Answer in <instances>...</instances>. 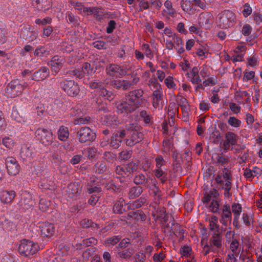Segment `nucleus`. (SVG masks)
I'll return each instance as SVG.
<instances>
[{
    "label": "nucleus",
    "mask_w": 262,
    "mask_h": 262,
    "mask_svg": "<svg viewBox=\"0 0 262 262\" xmlns=\"http://www.w3.org/2000/svg\"><path fill=\"white\" fill-rule=\"evenodd\" d=\"M143 93L141 89L129 92L124 99L116 103L118 113L126 117L135 111L140 105Z\"/></svg>",
    "instance_id": "1"
},
{
    "label": "nucleus",
    "mask_w": 262,
    "mask_h": 262,
    "mask_svg": "<svg viewBox=\"0 0 262 262\" xmlns=\"http://www.w3.org/2000/svg\"><path fill=\"white\" fill-rule=\"evenodd\" d=\"M134 181L136 184L143 185L145 187L149 188L154 194L155 203L158 204L161 199L160 191L158 186V181L155 178L146 177L142 173L135 176Z\"/></svg>",
    "instance_id": "2"
},
{
    "label": "nucleus",
    "mask_w": 262,
    "mask_h": 262,
    "mask_svg": "<svg viewBox=\"0 0 262 262\" xmlns=\"http://www.w3.org/2000/svg\"><path fill=\"white\" fill-rule=\"evenodd\" d=\"M139 130V126L136 124L132 123L126 125L123 131L128 136L126 141L127 146H132L143 140V134Z\"/></svg>",
    "instance_id": "3"
},
{
    "label": "nucleus",
    "mask_w": 262,
    "mask_h": 262,
    "mask_svg": "<svg viewBox=\"0 0 262 262\" xmlns=\"http://www.w3.org/2000/svg\"><path fill=\"white\" fill-rule=\"evenodd\" d=\"M90 87L91 89H95V95L96 96H101L105 99L109 101L113 100L114 94L111 91L107 90L105 88L104 84L99 80H94L90 83Z\"/></svg>",
    "instance_id": "4"
},
{
    "label": "nucleus",
    "mask_w": 262,
    "mask_h": 262,
    "mask_svg": "<svg viewBox=\"0 0 262 262\" xmlns=\"http://www.w3.org/2000/svg\"><path fill=\"white\" fill-rule=\"evenodd\" d=\"M217 23L220 28L228 29L235 24V16L230 10H224L219 14Z\"/></svg>",
    "instance_id": "5"
},
{
    "label": "nucleus",
    "mask_w": 262,
    "mask_h": 262,
    "mask_svg": "<svg viewBox=\"0 0 262 262\" xmlns=\"http://www.w3.org/2000/svg\"><path fill=\"white\" fill-rule=\"evenodd\" d=\"M39 246L37 244L29 240L24 239L20 241L18 247L19 253L26 257H29L36 253Z\"/></svg>",
    "instance_id": "6"
},
{
    "label": "nucleus",
    "mask_w": 262,
    "mask_h": 262,
    "mask_svg": "<svg viewBox=\"0 0 262 262\" xmlns=\"http://www.w3.org/2000/svg\"><path fill=\"white\" fill-rule=\"evenodd\" d=\"M27 86V84L25 82L23 84L18 80H15L11 81L7 86L6 93L8 97H15L20 95Z\"/></svg>",
    "instance_id": "7"
},
{
    "label": "nucleus",
    "mask_w": 262,
    "mask_h": 262,
    "mask_svg": "<svg viewBox=\"0 0 262 262\" xmlns=\"http://www.w3.org/2000/svg\"><path fill=\"white\" fill-rule=\"evenodd\" d=\"M62 89L71 97L77 96L80 91L79 87L74 81L64 79L60 82V84Z\"/></svg>",
    "instance_id": "8"
},
{
    "label": "nucleus",
    "mask_w": 262,
    "mask_h": 262,
    "mask_svg": "<svg viewBox=\"0 0 262 262\" xmlns=\"http://www.w3.org/2000/svg\"><path fill=\"white\" fill-rule=\"evenodd\" d=\"M35 134L37 140L45 146L51 144L53 142V133L50 130L39 128L36 130Z\"/></svg>",
    "instance_id": "9"
},
{
    "label": "nucleus",
    "mask_w": 262,
    "mask_h": 262,
    "mask_svg": "<svg viewBox=\"0 0 262 262\" xmlns=\"http://www.w3.org/2000/svg\"><path fill=\"white\" fill-rule=\"evenodd\" d=\"M34 195L26 190H23L20 193L19 205L23 208L28 209L35 205Z\"/></svg>",
    "instance_id": "10"
},
{
    "label": "nucleus",
    "mask_w": 262,
    "mask_h": 262,
    "mask_svg": "<svg viewBox=\"0 0 262 262\" xmlns=\"http://www.w3.org/2000/svg\"><path fill=\"white\" fill-rule=\"evenodd\" d=\"M78 137L81 143L91 142L95 139L96 134L89 127H81L78 132Z\"/></svg>",
    "instance_id": "11"
},
{
    "label": "nucleus",
    "mask_w": 262,
    "mask_h": 262,
    "mask_svg": "<svg viewBox=\"0 0 262 262\" xmlns=\"http://www.w3.org/2000/svg\"><path fill=\"white\" fill-rule=\"evenodd\" d=\"M106 72L108 76L113 78H117L125 75L127 71L122 66L116 64H110L106 68Z\"/></svg>",
    "instance_id": "12"
},
{
    "label": "nucleus",
    "mask_w": 262,
    "mask_h": 262,
    "mask_svg": "<svg viewBox=\"0 0 262 262\" xmlns=\"http://www.w3.org/2000/svg\"><path fill=\"white\" fill-rule=\"evenodd\" d=\"M209 244L212 252L219 253L223 249V241L222 236L219 234H213L209 240Z\"/></svg>",
    "instance_id": "13"
},
{
    "label": "nucleus",
    "mask_w": 262,
    "mask_h": 262,
    "mask_svg": "<svg viewBox=\"0 0 262 262\" xmlns=\"http://www.w3.org/2000/svg\"><path fill=\"white\" fill-rule=\"evenodd\" d=\"M6 168L11 176H16L19 173L20 166L15 158L9 157L5 160Z\"/></svg>",
    "instance_id": "14"
},
{
    "label": "nucleus",
    "mask_w": 262,
    "mask_h": 262,
    "mask_svg": "<svg viewBox=\"0 0 262 262\" xmlns=\"http://www.w3.org/2000/svg\"><path fill=\"white\" fill-rule=\"evenodd\" d=\"M66 62L64 58L54 56L51 61L48 62V65L51 67L52 71L57 74Z\"/></svg>",
    "instance_id": "15"
},
{
    "label": "nucleus",
    "mask_w": 262,
    "mask_h": 262,
    "mask_svg": "<svg viewBox=\"0 0 262 262\" xmlns=\"http://www.w3.org/2000/svg\"><path fill=\"white\" fill-rule=\"evenodd\" d=\"M20 155L24 160H31L35 155L34 149L31 145L27 144H24L21 148Z\"/></svg>",
    "instance_id": "16"
},
{
    "label": "nucleus",
    "mask_w": 262,
    "mask_h": 262,
    "mask_svg": "<svg viewBox=\"0 0 262 262\" xmlns=\"http://www.w3.org/2000/svg\"><path fill=\"white\" fill-rule=\"evenodd\" d=\"M40 233L42 235L50 237L53 235L55 231V227L53 224L49 222L40 224L39 225Z\"/></svg>",
    "instance_id": "17"
},
{
    "label": "nucleus",
    "mask_w": 262,
    "mask_h": 262,
    "mask_svg": "<svg viewBox=\"0 0 262 262\" xmlns=\"http://www.w3.org/2000/svg\"><path fill=\"white\" fill-rule=\"evenodd\" d=\"M49 74L50 72L49 69L46 67H43L33 73L31 80L37 81H42L48 77Z\"/></svg>",
    "instance_id": "18"
},
{
    "label": "nucleus",
    "mask_w": 262,
    "mask_h": 262,
    "mask_svg": "<svg viewBox=\"0 0 262 262\" xmlns=\"http://www.w3.org/2000/svg\"><path fill=\"white\" fill-rule=\"evenodd\" d=\"M187 76L192 84H198L202 81L199 75V67H193L187 73Z\"/></svg>",
    "instance_id": "19"
},
{
    "label": "nucleus",
    "mask_w": 262,
    "mask_h": 262,
    "mask_svg": "<svg viewBox=\"0 0 262 262\" xmlns=\"http://www.w3.org/2000/svg\"><path fill=\"white\" fill-rule=\"evenodd\" d=\"M71 114L72 116H75L79 117L74 120V123L76 125L86 124L90 121L91 118L90 117H82V116L81 115L82 113L81 111L79 110L78 107H77V109L75 107L73 108L72 112Z\"/></svg>",
    "instance_id": "20"
},
{
    "label": "nucleus",
    "mask_w": 262,
    "mask_h": 262,
    "mask_svg": "<svg viewBox=\"0 0 262 262\" xmlns=\"http://www.w3.org/2000/svg\"><path fill=\"white\" fill-rule=\"evenodd\" d=\"M213 22V17L211 13H202L199 17V23L206 29L209 28Z\"/></svg>",
    "instance_id": "21"
},
{
    "label": "nucleus",
    "mask_w": 262,
    "mask_h": 262,
    "mask_svg": "<svg viewBox=\"0 0 262 262\" xmlns=\"http://www.w3.org/2000/svg\"><path fill=\"white\" fill-rule=\"evenodd\" d=\"M15 195V192L13 190H3L0 192V200L3 203H10L12 202Z\"/></svg>",
    "instance_id": "22"
},
{
    "label": "nucleus",
    "mask_w": 262,
    "mask_h": 262,
    "mask_svg": "<svg viewBox=\"0 0 262 262\" xmlns=\"http://www.w3.org/2000/svg\"><path fill=\"white\" fill-rule=\"evenodd\" d=\"M219 193L218 191L214 188L210 189L208 191H206L204 194L203 201L204 203H209L210 202H212L218 200Z\"/></svg>",
    "instance_id": "23"
},
{
    "label": "nucleus",
    "mask_w": 262,
    "mask_h": 262,
    "mask_svg": "<svg viewBox=\"0 0 262 262\" xmlns=\"http://www.w3.org/2000/svg\"><path fill=\"white\" fill-rule=\"evenodd\" d=\"M126 136L125 132L119 131L114 134L111 141V145L114 148H118L121 142L122 139Z\"/></svg>",
    "instance_id": "24"
},
{
    "label": "nucleus",
    "mask_w": 262,
    "mask_h": 262,
    "mask_svg": "<svg viewBox=\"0 0 262 262\" xmlns=\"http://www.w3.org/2000/svg\"><path fill=\"white\" fill-rule=\"evenodd\" d=\"M66 191L69 198H75L79 195L80 190L78 183H74L68 185Z\"/></svg>",
    "instance_id": "25"
},
{
    "label": "nucleus",
    "mask_w": 262,
    "mask_h": 262,
    "mask_svg": "<svg viewBox=\"0 0 262 262\" xmlns=\"http://www.w3.org/2000/svg\"><path fill=\"white\" fill-rule=\"evenodd\" d=\"M173 44L174 45V49L179 54L183 53L185 51L184 43L182 39L179 34H177L172 38Z\"/></svg>",
    "instance_id": "26"
},
{
    "label": "nucleus",
    "mask_w": 262,
    "mask_h": 262,
    "mask_svg": "<svg viewBox=\"0 0 262 262\" xmlns=\"http://www.w3.org/2000/svg\"><path fill=\"white\" fill-rule=\"evenodd\" d=\"M219 177L221 178L223 183H225L228 180H229L230 182H231L232 179L230 171L226 168H224L222 171H220L215 179V182L220 186V183L217 181Z\"/></svg>",
    "instance_id": "27"
},
{
    "label": "nucleus",
    "mask_w": 262,
    "mask_h": 262,
    "mask_svg": "<svg viewBox=\"0 0 262 262\" xmlns=\"http://www.w3.org/2000/svg\"><path fill=\"white\" fill-rule=\"evenodd\" d=\"M81 72L82 74L77 75L79 78L82 77L83 75L84 76H91L95 73V70L94 69V65L92 66L90 63L85 62L82 67Z\"/></svg>",
    "instance_id": "28"
},
{
    "label": "nucleus",
    "mask_w": 262,
    "mask_h": 262,
    "mask_svg": "<svg viewBox=\"0 0 262 262\" xmlns=\"http://www.w3.org/2000/svg\"><path fill=\"white\" fill-rule=\"evenodd\" d=\"M163 97L162 89L155 90L152 93V105L155 108H157L159 106V104Z\"/></svg>",
    "instance_id": "29"
},
{
    "label": "nucleus",
    "mask_w": 262,
    "mask_h": 262,
    "mask_svg": "<svg viewBox=\"0 0 262 262\" xmlns=\"http://www.w3.org/2000/svg\"><path fill=\"white\" fill-rule=\"evenodd\" d=\"M58 139L62 141H66L70 135L69 129L64 126H60L57 133Z\"/></svg>",
    "instance_id": "30"
},
{
    "label": "nucleus",
    "mask_w": 262,
    "mask_h": 262,
    "mask_svg": "<svg viewBox=\"0 0 262 262\" xmlns=\"http://www.w3.org/2000/svg\"><path fill=\"white\" fill-rule=\"evenodd\" d=\"M164 6L165 8L163 12L168 16H174L176 11L172 6L171 2L170 0H166L164 4Z\"/></svg>",
    "instance_id": "31"
},
{
    "label": "nucleus",
    "mask_w": 262,
    "mask_h": 262,
    "mask_svg": "<svg viewBox=\"0 0 262 262\" xmlns=\"http://www.w3.org/2000/svg\"><path fill=\"white\" fill-rule=\"evenodd\" d=\"M155 176L162 183H165L167 180V172L162 169H155L154 170Z\"/></svg>",
    "instance_id": "32"
},
{
    "label": "nucleus",
    "mask_w": 262,
    "mask_h": 262,
    "mask_svg": "<svg viewBox=\"0 0 262 262\" xmlns=\"http://www.w3.org/2000/svg\"><path fill=\"white\" fill-rule=\"evenodd\" d=\"M207 220L209 224L210 229L211 231H218L220 227V225L218 223V217L216 216L212 215L210 217H208Z\"/></svg>",
    "instance_id": "33"
},
{
    "label": "nucleus",
    "mask_w": 262,
    "mask_h": 262,
    "mask_svg": "<svg viewBox=\"0 0 262 262\" xmlns=\"http://www.w3.org/2000/svg\"><path fill=\"white\" fill-rule=\"evenodd\" d=\"M213 158L220 166L226 165L229 162V158L222 154H216L213 156Z\"/></svg>",
    "instance_id": "34"
},
{
    "label": "nucleus",
    "mask_w": 262,
    "mask_h": 262,
    "mask_svg": "<svg viewBox=\"0 0 262 262\" xmlns=\"http://www.w3.org/2000/svg\"><path fill=\"white\" fill-rule=\"evenodd\" d=\"M112 83L114 85V87L117 88H122L123 90L128 89L132 85H133V83H131L130 82H128L124 80H113L112 81Z\"/></svg>",
    "instance_id": "35"
},
{
    "label": "nucleus",
    "mask_w": 262,
    "mask_h": 262,
    "mask_svg": "<svg viewBox=\"0 0 262 262\" xmlns=\"http://www.w3.org/2000/svg\"><path fill=\"white\" fill-rule=\"evenodd\" d=\"M217 181L219 183H220V186L222 187V188L225 190V196L229 197V195H230V191L231 189L232 183L230 182L229 180H228L225 183H223L220 177L217 178Z\"/></svg>",
    "instance_id": "36"
},
{
    "label": "nucleus",
    "mask_w": 262,
    "mask_h": 262,
    "mask_svg": "<svg viewBox=\"0 0 262 262\" xmlns=\"http://www.w3.org/2000/svg\"><path fill=\"white\" fill-rule=\"evenodd\" d=\"M11 117L12 119L21 123L30 124L32 123V121H28L27 119H25L23 117L20 116L18 114V111L14 108H13L12 112L11 114Z\"/></svg>",
    "instance_id": "37"
},
{
    "label": "nucleus",
    "mask_w": 262,
    "mask_h": 262,
    "mask_svg": "<svg viewBox=\"0 0 262 262\" xmlns=\"http://www.w3.org/2000/svg\"><path fill=\"white\" fill-rule=\"evenodd\" d=\"M95 182V178H91V182L90 183H88L87 186H86V190L89 193L91 194L93 193H100L102 189L99 186H95L93 184H92V182Z\"/></svg>",
    "instance_id": "38"
},
{
    "label": "nucleus",
    "mask_w": 262,
    "mask_h": 262,
    "mask_svg": "<svg viewBox=\"0 0 262 262\" xmlns=\"http://www.w3.org/2000/svg\"><path fill=\"white\" fill-rule=\"evenodd\" d=\"M153 215L157 219H159L162 222H166L169 218V215L166 213L165 209L164 208H160L156 213H154Z\"/></svg>",
    "instance_id": "39"
},
{
    "label": "nucleus",
    "mask_w": 262,
    "mask_h": 262,
    "mask_svg": "<svg viewBox=\"0 0 262 262\" xmlns=\"http://www.w3.org/2000/svg\"><path fill=\"white\" fill-rule=\"evenodd\" d=\"M104 123L107 126L115 127L117 126L118 123L117 117L115 115H108L104 117Z\"/></svg>",
    "instance_id": "40"
},
{
    "label": "nucleus",
    "mask_w": 262,
    "mask_h": 262,
    "mask_svg": "<svg viewBox=\"0 0 262 262\" xmlns=\"http://www.w3.org/2000/svg\"><path fill=\"white\" fill-rule=\"evenodd\" d=\"M221 217L225 219H232V212L231 211V207L229 204H225L221 210Z\"/></svg>",
    "instance_id": "41"
},
{
    "label": "nucleus",
    "mask_w": 262,
    "mask_h": 262,
    "mask_svg": "<svg viewBox=\"0 0 262 262\" xmlns=\"http://www.w3.org/2000/svg\"><path fill=\"white\" fill-rule=\"evenodd\" d=\"M143 192L142 187L141 186L133 187L130 188L128 195L130 199H135L138 197Z\"/></svg>",
    "instance_id": "42"
},
{
    "label": "nucleus",
    "mask_w": 262,
    "mask_h": 262,
    "mask_svg": "<svg viewBox=\"0 0 262 262\" xmlns=\"http://www.w3.org/2000/svg\"><path fill=\"white\" fill-rule=\"evenodd\" d=\"M121 239V237L119 235L109 237L104 242L103 244L105 246L107 247L111 245L114 246L119 242Z\"/></svg>",
    "instance_id": "43"
},
{
    "label": "nucleus",
    "mask_w": 262,
    "mask_h": 262,
    "mask_svg": "<svg viewBox=\"0 0 262 262\" xmlns=\"http://www.w3.org/2000/svg\"><path fill=\"white\" fill-rule=\"evenodd\" d=\"M230 207L234 217H239L242 211V205L239 203H233Z\"/></svg>",
    "instance_id": "44"
},
{
    "label": "nucleus",
    "mask_w": 262,
    "mask_h": 262,
    "mask_svg": "<svg viewBox=\"0 0 262 262\" xmlns=\"http://www.w3.org/2000/svg\"><path fill=\"white\" fill-rule=\"evenodd\" d=\"M98 154V150L95 147H88L83 150V154L89 158H95Z\"/></svg>",
    "instance_id": "45"
},
{
    "label": "nucleus",
    "mask_w": 262,
    "mask_h": 262,
    "mask_svg": "<svg viewBox=\"0 0 262 262\" xmlns=\"http://www.w3.org/2000/svg\"><path fill=\"white\" fill-rule=\"evenodd\" d=\"M148 85L152 91L162 89L161 84L158 82V79L155 77V75H152L149 80Z\"/></svg>",
    "instance_id": "46"
},
{
    "label": "nucleus",
    "mask_w": 262,
    "mask_h": 262,
    "mask_svg": "<svg viewBox=\"0 0 262 262\" xmlns=\"http://www.w3.org/2000/svg\"><path fill=\"white\" fill-rule=\"evenodd\" d=\"M206 205L209 210L214 213H219L220 210V204L218 200L211 202L210 203H207Z\"/></svg>",
    "instance_id": "47"
},
{
    "label": "nucleus",
    "mask_w": 262,
    "mask_h": 262,
    "mask_svg": "<svg viewBox=\"0 0 262 262\" xmlns=\"http://www.w3.org/2000/svg\"><path fill=\"white\" fill-rule=\"evenodd\" d=\"M238 136L232 132H228L226 135V140L229 142L232 146L237 144Z\"/></svg>",
    "instance_id": "48"
},
{
    "label": "nucleus",
    "mask_w": 262,
    "mask_h": 262,
    "mask_svg": "<svg viewBox=\"0 0 262 262\" xmlns=\"http://www.w3.org/2000/svg\"><path fill=\"white\" fill-rule=\"evenodd\" d=\"M199 75L201 78L205 79L209 77L210 75L209 68L206 65H203L202 66L199 67Z\"/></svg>",
    "instance_id": "49"
},
{
    "label": "nucleus",
    "mask_w": 262,
    "mask_h": 262,
    "mask_svg": "<svg viewBox=\"0 0 262 262\" xmlns=\"http://www.w3.org/2000/svg\"><path fill=\"white\" fill-rule=\"evenodd\" d=\"M227 122L230 126L234 128H239L242 126V121L234 117H230Z\"/></svg>",
    "instance_id": "50"
},
{
    "label": "nucleus",
    "mask_w": 262,
    "mask_h": 262,
    "mask_svg": "<svg viewBox=\"0 0 262 262\" xmlns=\"http://www.w3.org/2000/svg\"><path fill=\"white\" fill-rule=\"evenodd\" d=\"M239 259L243 262H254L253 256L247 251H244L243 250L239 255Z\"/></svg>",
    "instance_id": "51"
},
{
    "label": "nucleus",
    "mask_w": 262,
    "mask_h": 262,
    "mask_svg": "<svg viewBox=\"0 0 262 262\" xmlns=\"http://www.w3.org/2000/svg\"><path fill=\"white\" fill-rule=\"evenodd\" d=\"M163 151L166 153H169L173 151L172 141L171 139L164 140L163 141Z\"/></svg>",
    "instance_id": "52"
},
{
    "label": "nucleus",
    "mask_w": 262,
    "mask_h": 262,
    "mask_svg": "<svg viewBox=\"0 0 262 262\" xmlns=\"http://www.w3.org/2000/svg\"><path fill=\"white\" fill-rule=\"evenodd\" d=\"M194 0H181V6L185 12L191 10V6H193Z\"/></svg>",
    "instance_id": "53"
},
{
    "label": "nucleus",
    "mask_w": 262,
    "mask_h": 262,
    "mask_svg": "<svg viewBox=\"0 0 262 262\" xmlns=\"http://www.w3.org/2000/svg\"><path fill=\"white\" fill-rule=\"evenodd\" d=\"M166 86L169 89H176L177 85L174 81V77L172 76H168L164 81Z\"/></svg>",
    "instance_id": "54"
},
{
    "label": "nucleus",
    "mask_w": 262,
    "mask_h": 262,
    "mask_svg": "<svg viewBox=\"0 0 262 262\" xmlns=\"http://www.w3.org/2000/svg\"><path fill=\"white\" fill-rule=\"evenodd\" d=\"M50 205L51 202L50 201L43 198L40 200L39 208L41 211L43 212L47 211Z\"/></svg>",
    "instance_id": "55"
},
{
    "label": "nucleus",
    "mask_w": 262,
    "mask_h": 262,
    "mask_svg": "<svg viewBox=\"0 0 262 262\" xmlns=\"http://www.w3.org/2000/svg\"><path fill=\"white\" fill-rule=\"evenodd\" d=\"M106 169V164L104 162H99L95 166V170L98 173H103Z\"/></svg>",
    "instance_id": "56"
},
{
    "label": "nucleus",
    "mask_w": 262,
    "mask_h": 262,
    "mask_svg": "<svg viewBox=\"0 0 262 262\" xmlns=\"http://www.w3.org/2000/svg\"><path fill=\"white\" fill-rule=\"evenodd\" d=\"M242 220L244 224H245V225L247 226H251L253 222V220L252 216L245 212L242 214Z\"/></svg>",
    "instance_id": "57"
},
{
    "label": "nucleus",
    "mask_w": 262,
    "mask_h": 262,
    "mask_svg": "<svg viewBox=\"0 0 262 262\" xmlns=\"http://www.w3.org/2000/svg\"><path fill=\"white\" fill-rule=\"evenodd\" d=\"M2 143L6 148L9 149L12 148L15 144L14 140L8 137L3 138Z\"/></svg>",
    "instance_id": "58"
},
{
    "label": "nucleus",
    "mask_w": 262,
    "mask_h": 262,
    "mask_svg": "<svg viewBox=\"0 0 262 262\" xmlns=\"http://www.w3.org/2000/svg\"><path fill=\"white\" fill-rule=\"evenodd\" d=\"M204 1V0H194L193 6L199 7L202 10H207L208 5Z\"/></svg>",
    "instance_id": "59"
},
{
    "label": "nucleus",
    "mask_w": 262,
    "mask_h": 262,
    "mask_svg": "<svg viewBox=\"0 0 262 262\" xmlns=\"http://www.w3.org/2000/svg\"><path fill=\"white\" fill-rule=\"evenodd\" d=\"M155 161L156 169H162V166L165 165L166 164L165 161L161 155H158L155 159Z\"/></svg>",
    "instance_id": "60"
},
{
    "label": "nucleus",
    "mask_w": 262,
    "mask_h": 262,
    "mask_svg": "<svg viewBox=\"0 0 262 262\" xmlns=\"http://www.w3.org/2000/svg\"><path fill=\"white\" fill-rule=\"evenodd\" d=\"M133 252L132 250L130 249H125L120 252H118L117 256L118 257L122 258H126L130 257L132 255Z\"/></svg>",
    "instance_id": "61"
},
{
    "label": "nucleus",
    "mask_w": 262,
    "mask_h": 262,
    "mask_svg": "<svg viewBox=\"0 0 262 262\" xmlns=\"http://www.w3.org/2000/svg\"><path fill=\"white\" fill-rule=\"evenodd\" d=\"M142 49L146 56H147V57H153L154 54L148 44L143 43L142 46Z\"/></svg>",
    "instance_id": "62"
},
{
    "label": "nucleus",
    "mask_w": 262,
    "mask_h": 262,
    "mask_svg": "<svg viewBox=\"0 0 262 262\" xmlns=\"http://www.w3.org/2000/svg\"><path fill=\"white\" fill-rule=\"evenodd\" d=\"M195 54L201 60L207 58L208 56V52L207 50L203 48L198 49Z\"/></svg>",
    "instance_id": "63"
},
{
    "label": "nucleus",
    "mask_w": 262,
    "mask_h": 262,
    "mask_svg": "<svg viewBox=\"0 0 262 262\" xmlns=\"http://www.w3.org/2000/svg\"><path fill=\"white\" fill-rule=\"evenodd\" d=\"M180 252L182 256L188 257L190 255L192 249L190 247L185 245L181 248Z\"/></svg>",
    "instance_id": "64"
}]
</instances>
